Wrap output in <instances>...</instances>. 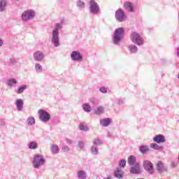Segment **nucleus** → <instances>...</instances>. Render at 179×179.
I'll list each match as a JSON object with an SVG mask.
<instances>
[{
  "label": "nucleus",
  "instance_id": "f257e3e1",
  "mask_svg": "<svg viewBox=\"0 0 179 179\" xmlns=\"http://www.w3.org/2000/svg\"><path fill=\"white\" fill-rule=\"evenodd\" d=\"M62 22L61 24L56 23L55 29L52 32L51 43L55 47H59V30L62 29Z\"/></svg>",
  "mask_w": 179,
  "mask_h": 179
},
{
  "label": "nucleus",
  "instance_id": "f03ea898",
  "mask_svg": "<svg viewBox=\"0 0 179 179\" xmlns=\"http://www.w3.org/2000/svg\"><path fill=\"white\" fill-rule=\"evenodd\" d=\"M125 34V31H124V28L120 27L115 30L113 34V42L115 45H120V43L124 38V35Z\"/></svg>",
  "mask_w": 179,
  "mask_h": 179
},
{
  "label": "nucleus",
  "instance_id": "7ed1b4c3",
  "mask_svg": "<svg viewBox=\"0 0 179 179\" xmlns=\"http://www.w3.org/2000/svg\"><path fill=\"white\" fill-rule=\"evenodd\" d=\"M32 163L34 169H40V167L45 164V159L44 156L40 154H36L34 156Z\"/></svg>",
  "mask_w": 179,
  "mask_h": 179
},
{
  "label": "nucleus",
  "instance_id": "20e7f679",
  "mask_svg": "<svg viewBox=\"0 0 179 179\" xmlns=\"http://www.w3.org/2000/svg\"><path fill=\"white\" fill-rule=\"evenodd\" d=\"M36 17V12L33 10H27L24 11L22 14V20L23 22H29V20H31L34 19Z\"/></svg>",
  "mask_w": 179,
  "mask_h": 179
},
{
  "label": "nucleus",
  "instance_id": "39448f33",
  "mask_svg": "<svg viewBox=\"0 0 179 179\" xmlns=\"http://www.w3.org/2000/svg\"><path fill=\"white\" fill-rule=\"evenodd\" d=\"M38 113L39 115V119L42 122H48L51 119L50 113L43 109L38 110Z\"/></svg>",
  "mask_w": 179,
  "mask_h": 179
},
{
  "label": "nucleus",
  "instance_id": "423d86ee",
  "mask_svg": "<svg viewBox=\"0 0 179 179\" xmlns=\"http://www.w3.org/2000/svg\"><path fill=\"white\" fill-rule=\"evenodd\" d=\"M90 12L92 15H97L100 13V7L94 0H90Z\"/></svg>",
  "mask_w": 179,
  "mask_h": 179
},
{
  "label": "nucleus",
  "instance_id": "0eeeda50",
  "mask_svg": "<svg viewBox=\"0 0 179 179\" xmlns=\"http://www.w3.org/2000/svg\"><path fill=\"white\" fill-rule=\"evenodd\" d=\"M131 38L134 44H136L137 45H142L143 44V38H142L141 35L136 32H133L131 34Z\"/></svg>",
  "mask_w": 179,
  "mask_h": 179
},
{
  "label": "nucleus",
  "instance_id": "6e6552de",
  "mask_svg": "<svg viewBox=\"0 0 179 179\" xmlns=\"http://www.w3.org/2000/svg\"><path fill=\"white\" fill-rule=\"evenodd\" d=\"M143 168L145 170V171H148L149 174H154L155 173V169H153V164L150 162L149 160H145L143 162Z\"/></svg>",
  "mask_w": 179,
  "mask_h": 179
},
{
  "label": "nucleus",
  "instance_id": "1a4fd4ad",
  "mask_svg": "<svg viewBox=\"0 0 179 179\" xmlns=\"http://www.w3.org/2000/svg\"><path fill=\"white\" fill-rule=\"evenodd\" d=\"M33 58L36 62H43L44 58H45V55H44V52L37 50L34 52Z\"/></svg>",
  "mask_w": 179,
  "mask_h": 179
},
{
  "label": "nucleus",
  "instance_id": "9d476101",
  "mask_svg": "<svg viewBox=\"0 0 179 179\" xmlns=\"http://www.w3.org/2000/svg\"><path fill=\"white\" fill-rule=\"evenodd\" d=\"M125 13L124 10L120 8L115 13V18L118 22H124L125 20Z\"/></svg>",
  "mask_w": 179,
  "mask_h": 179
},
{
  "label": "nucleus",
  "instance_id": "9b49d317",
  "mask_svg": "<svg viewBox=\"0 0 179 179\" xmlns=\"http://www.w3.org/2000/svg\"><path fill=\"white\" fill-rule=\"evenodd\" d=\"M130 173L131 174H141L142 171L141 170V164L139 163H136L133 166L130 168Z\"/></svg>",
  "mask_w": 179,
  "mask_h": 179
},
{
  "label": "nucleus",
  "instance_id": "f8f14e48",
  "mask_svg": "<svg viewBox=\"0 0 179 179\" xmlns=\"http://www.w3.org/2000/svg\"><path fill=\"white\" fill-rule=\"evenodd\" d=\"M71 58L72 61H82L83 59V57L78 51L72 52V53L71 54Z\"/></svg>",
  "mask_w": 179,
  "mask_h": 179
},
{
  "label": "nucleus",
  "instance_id": "ddd939ff",
  "mask_svg": "<svg viewBox=\"0 0 179 179\" xmlns=\"http://www.w3.org/2000/svg\"><path fill=\"white\" fill-rule=\"evenodd\" d=\"M153 141L156 142V143H164V142H166V137L162 134H159L153 138Z\"/></svg>",
  "mask_w": 179,
  "mask_h": 179
},
{
  "label": "nucleus",
  "instance_id": "4468645a",
  "mask_svg": "<svg viewBox=\"0 0 179 179\" xmlns=\"http://www.w3.org/2000/svg\"><path fill=\"white\" fill-rule=\"evenodd\" d=\"M23 104H24L23 99H16L15 105H16L17 111H22L23 110Z\"/></svg>",
  "mask_w": 179,
  "mask_h": 179
},
{
  "label": "nucleus",
  "instance_id": "2eb2a0df",
  "mask_svg": "<svg viewBox=\"0 0 179 179\" xmlns=\"http://www.w3.org/2000/svg\"><path fill=\"white\" fill-rule=\"evenodd\" d=\"M99 124L100 125H101V127H108L110 124H111V119L108 117L105 119H101L99 121Z\"/></svg>",
  "mask_w": 179,
  "mask_h": 179
},
{
  "label": "nucleus",
  "instance_id": "dca6fc26",
  "mask_svg": "<svg viewBox=\"0 0 179 179\" xmlns=\"http://www.w3.org/2000/svg\"><path fill=\"white\" fill-rule=\"evenodd\" d=\"M77 177L78 179H86L87 178V173L83 170H80L77 172Z\"/></svg>",
  "mask_w": 179,
  "mask_h": 179
},
{
  "label": "nucleus",
  "instance_id": "f3484780",
  "mask_svg": "<svg viewBox=\"0 0 179 179\" xmlns=\"http://www.w3.org/2000/svg\"><path fill=\"white\" fill-rule=\"evenodd\" d=\"M157 170L159 173H163V171H166V169L164 168V165L163 162L159 161L157 164Z\"/></svg>",
  "mask_w": 179,
  "mask_h": 179
},
{
  "label": "nucleus",
  "instance_id": "a211bd4d",
  "mask_svg": "<svg viewBox=\"0 0 179 179\" xmlns=\"http://www.w3.org/2000/svg\"><path fill=\"white\" fill-rule=\"evenodd\" d=\"M127 162L130 166H135V164H136V157L134 155H130L128 158Z\"/></svg>",
  "mask_w": 179,
  "mask_h": 179
},
{
  "label": "nucleus",
  "instance_id": "6ab92c4d",
  "mask_svg": "<svg viewBox=\"0 0 179 179\" xmlns=\"http://www.w3.org/2000/svg\"><path fill=\"white\" fill-rule=\"evenodd\" d=\"M124 7L128 12H134V6L131 2H126L124 3Z\"/></svg>",
  "mask_w": 179,
  "mask_h": 179
},
{
  "label": "nucleus",
  "instance_id": "aec40b11",
  "mask_svg": "<svg viewBox=\"0 0 179 179\" xmlns=\"http://www.w3.org/2000/svg\"><path fill=\"white\" fill-rule=\"evenodd\" d=\"M150 148H152V149H155V150H159V152H162V150H164V147L159 145L157 143H151Z\"/></svg>",
  "mask_w": 179,
  "mask_h": 179
},
{
  "label": "nucleus",
  "instance_id": "412c9836",
  "mask_svg": "<svg viewBox=\"0 0 179 179\" xmlns=\"http://www.w3.org/2000/svg\"><path fill=\"white\" fill-rule=\"evenodd\" d=\"M50 150L54 155H57V153H59V148L57 144L52 145Z\"/></svg>",
  "mask_w": 179,
  "mask_h": 179
},
{
  "label": "nucleus",
  "instance_id": "4be33fe9",
  "mask_svg": "<svg viewBox=\"0 0 179 179\" xmlns=\"http://www.w3.org/2000/svg\"><path fill=\"white\" fill-rule=\"evenodd\" d=\"M122 171L121 169L117 168L115 171H114V176L116 177V178H122Z\"/></svg>",
  "mask_w": 179,
  "mask_h": 179
},
{
  "label": "nucleus",
  "instance_id": "5701e85b",
  "mask_svg": "<svg viewBox=\"0 0 179 179\" xmlns=\"http://www.w3.org/2000/svg\"><path fill=\"white\" fill-rule=\"evenodd\" d=\"M28 148L29 149H31L32 150H34L38 148V144L36 141H31L29 143H28Z\"/></svg>",
  "mask_w": 179,
  "mask_h": 179
},
{
  "label": "nucleus",
  "instance_id": "b1692460",
  "mask_svg": "<svg viewBox=\"0 0 179 179\" xmlns=\"http://www.w3.org/2000/svg\"><path fill=\"white\" fill-rule=\"evenodd\" d=\"M104 113V107L98 106L96 109H94V114L97 115H100V114H103Z\"/></svg>",
  "mask_w": 179,
  "mask_h": 179
},
{
  "label": "nucleus",
  "instance_id": "393cba45",
  "mask_svg": "<svg viewBox=\"0 0 179 179\" xmlns=\"http://www.w3.org/2000/svg\"><path fill=\"white\" fill-rule=\"evenodd\" d=\"M6 9V0H0V12H4Z\"/></svg>",
  "mask_w": 179,
  "mask_h": 179
},
{
  "label": "nucleus",
  "instance_id": "a878e982",
  "mask_svg": "<svg viewBox=\"0 0 179 179\" xmlns=\"http://www.w3.org/2000/svg\"><path fill=\"white\" fill-rule=\"evenodd\" d=\"M128 48L131 54H135V52H138V47L135 45H130L128 46Z\"/></svg>",
  "mask_w": 179,
  "mask_h": 179
},
{
  "label": "nucleus",
  "instance_id": "bb28decb",
  "mask_svg": "<svg viewBox=\"0 0 179 179\" xmlns=\"http://www.w3.org/2000/svg\"><path fill=\"white\" fill-rule=\"evenodd\" d=\"M17 83V80L15 78H10L8 80H7V86H9L10 87H12L13 85H16Z\"/></svg>",
  "mask_w": 179,
  "mask_h": 179
},
{
  "label": "nucleus",
  "instance_id": "cd10ccee",
  "mask_svg": "<svg viewBox=\"0 0 179 179\" xmlns=\"http://www.w3.org/2000/svg\"><path fill=\"white\" fill-rule=\"evenodd\" d=\"M79 129L80 131H84L85 132H87V131H90V129L87 125L85 124V123H80Z\"/></svg>",
  "mask_w": 179,
  "mask_h": 179
},
{
  "label": "nucleus",
  "instance_id": "c85d7f7f",
  "mask_svg": "<svg viewBox=\"0 0 179 179\" xmlns=\"http://www.w3.org/2000/svg\"><path fill=\"white\" fill-rule=\"evenodd\" d=\"M83 108L86 113H90L92 111V106H90V104L89 103H84L83 105Z\"/></svg>",
  "mask_w": 179,
  "mask_h": 179
},
{
  "label": "nucleus",
  "instance_id": "c756f323",
  "mask_svg": "<svg viewBox=\"0 0 179 179\" xmlns=\"http://www.w3.org/2000/svg\"><path fill=\"white\" fill-rule=\"evenodd\" d=\"M26 89H27V85H21L17 89V93L18 94H22V93H23V92H24V90H26Z\"/></svg>",
  "mask_w": 179,
  "mask_h": 179
},
{
  "label": "nucleus",
  "instance_id": "7c9ffc66",
  "mask_svg": "<svg viewBox=\"0 0 179 179\" xmlns=\"http://www.w3.org/2000/svg\"><path fill=\"white\" fill-rule=\"evenodd\" d=\"M27 122L28 125H34L36 124V119L34 117H29L27 118Z\"/></svg>",
  "mask_w": 179,
  "mask_h": 179
},
{
  "label": "nucleus",
  "instance_id": "2f4dec72",
  "mask_svg": "<svg viewBox=\"0 0 179 179\" xmlns=\"http://www.w3.org/2000/svg\"><path fill=\"white\" fill-rule=\"evenodd\" d=\"M139 150L141 153H146L147 152H149V148L148 145H141L139 148Z\"/></svg>",
  "mask_w": 179,
  "mask_h": 179
},
{
  "label": "nucleus",
  "instance_id": "473e14b6",
  "mask_svg": "<svg viewBox=\"0 0 179 179\" xmlns=\"http://www.w3.org/2000/svg\"><path fill=\"white\" fill-rule=\"evenodd\" d=\"M91 152L94 155H96L99 153V148H97V146L96 145H92L91 147Z\"/></svg>",
  "mask_w": 179,
  "mask_h": 179
},
{
  "label": "nucleus",
  "instance_id": "72a5a7b5",
  "mask_svg": "<svg viewBox=\"0 0 179 179\" xmlns=\"http://www.w3.org/2000/svg\"><path fill=\"white\" fill-rule=\"evenodd\" d=\"M93 143L96 146H99V145H101L103 143V141L99 138H95L93 141Z\"/></svg>",
  "mask_w": 179,
  "mask_h": 179
},
{
  "label": "nucleus",
  "instance_id": "f704fd0d",
  "mask_svg": "<svg viewBox=\"0 0 179 179\" xmlns=\"http://www.w3.org/2000/svg\"><path fill=\"white\" fill-rule=\"evenodd\" d=\"M35 69L36 71H39V72H42L43 71V67L41 66V65L38 63H37L36 65H35Z\"/></svg>",
  "mask_w": 179,
  "mask_h": 179
},
{
  "label": "nucleus",
  "instance_id": "c9c22d12",
  "mask_svg": "<svg viewBox=\"0 0 179 179\" xmlns=\"http://www.w3.org/2000/svg\"><path fill=\"white\" fill-rule=\"evenodd\" d=\"M77 6L78 8H85V3L82 1H77Z\"/></svg>",
  "mask_w": 179,
  "mask_h": 179
},
{
  "label": "nucleus",
  "instance_id": "e433bc0d",
  "mask_svg": "<svg viewBox=\"0 0 179 179\" xmlns=\"http://www.w3.org/2000/svg\"><path fill=\"white\" fill-rule=\"evenodd\" d=\"M99 91L101 92V93L106 94L108 92V89L107 87H101L99 89Z\"/></svg>",
  "mask_w": 179,
  "mask_h": 179
},
{
  "label": "nucleus",
  "instance_id": "4c0bfd02",
  "mask_svg": "<svg viewBox=\"0 0 179 179\" xmlns=\"http://www.w3.org/2000/svg\"><path fill=\"white\" fill-rule=\"evenodd\" d=\"M120 167H125V164H127V161H125V159H122L120 162Z\"/></svg>",
  "mask_w": 179,
  "mask_h": 179
},
{
  "label": "nucleus",
  "instance_id": "58836bf2",
  "mask_svg": "<svg viewBox=\"0 0 179 179\" xmlns=\"http://www.w3.org/2000/svg\"><path fill=\"white\" fill-rule=\"evenodd\" d=\"M78 147L80 148V149H83V148H85V143L83 141H78Z\"/></svg>",
  "mask_w": 179,
  "mask_h": 179
},
{
  "label": "nucleus",
  "instance_id": "ea45409f",
  "mask_svg": "<svg viewBox=\"0 0 179 179\" xmlns=\"http://www.w3.org/2000/svg\"><path fill=\"white\" fill-rule=\"evenodd\" d=\"M62 149L64 152H69L70 150L69 147H68V145H63Z\"/></svg>",
  "mask_w": 179,
  "mask_h": 179
},
{
  "label": "nucleus",
  "instance_id": "a19ab883",
  "mask_svg": "<svg viewBox=\"0 0 179 179\" xmlns=\"http://www.w3.org/2000/svg\"><path fill=\"white\" fill-rule=\"evenodd\" d=\"M0 125H1V127H3L5 125V120L1 119L0 120Z\"/></svg>",
  "mask_w": 179,
  "mask_h": 179
},
{
  "label": "nucleus",
  "instance_id": "79ce46f5",
  "mask_svg": "<svg viewBox=\"0 0 179 179\" xmlns=\"http://www.w3.org/2000/svg\"><path fill=\"white\" fill-rule=\"evenodd\" d=\"M10 64H16V60L15 59H10Z\"/></svg>",
  "mask_w": 179,
  "mask_h": 179
},
{
  "label": "nucleus",
  "instance_id": "37998d69",
  "mask_svg": "<svg viewBox=\"0 0 179 179\" xmlns=\"http://www.w3.org/2000/svg\"><path fill=\"white\" fill-rule=\"evenodd\" d=\"M66 143L68 145H72V140L66 139Z\"/></svg>",
  "mask_w": 179,
  "mask_h": 179
},
{
  "label": "nucleus",
  "instance_id": "c03bdc74",
  "mask_svg": "<svg viewBox=\"0 0 179 179\" xmlns=\"http://www.w3.org/2000/svg\"><path fill=\"white\" fill-rule=\"evenodd\" d=\"M176 51H177V57H179V46L177 48Z\"/></svg>",
  "mask_w": 179,
  "mask_h": 179
},
{
  "label": "nucleus",
  "instance_id": "a18cd8bd",
  "mask_svg": "<svg viewBox=\"0 0 179 179\" xmlns=\"http://www.w3.org/2000/svg\"><path fill=\"white\" fill-rule=\"evenodd\" d=\"M2 44H3V43L2 41L0 39V47H2Z\"/></svg>",
  "mask_w": 179,
  "mask_h": 179
},
{
  "label": "nucleus",
  "instance_id": "49530a36",
  "mask_svg": "<svg viewBox=\"0 0 179 179\" xmlns=\"http://www.w3.org/2000/svg\"><path fill=\"white\" fill-rule=\"evenodd\" d=\"M103 179H113V178H111V176H108L107 178H105Z\"/></svg>",
  "mask_w": 179,
  "mask_h": 179
},
{
  "label": "nucleus",
  "instance_id": "de8ad7c7",
  "mask_svg": "<svg viewBox=\"0 0 179 179\" xmlns=\"http://www.w3.org/2000/svg\"><path fill=\"white\" fill-rule=\"evenodd\" d=\"M17 1H19V0H17Z\"/></svg>",
  "mask_w": 179,
  "mask_h": 179
}]
</instances>
